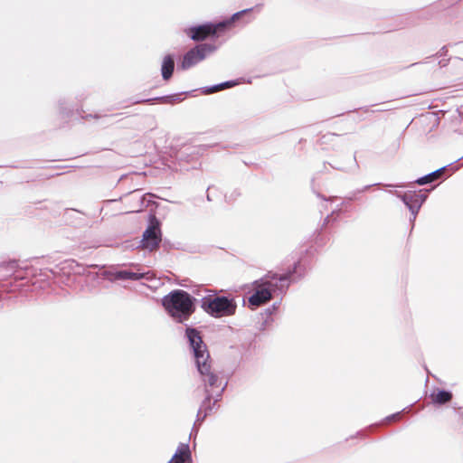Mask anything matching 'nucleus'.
<instances>
[{"label": "nucleus", "instance_id": "nucleus-1", "mask_svg": "<svg viewBox=\"0 0 463 463\" xmlns=\"http://www.w3.org/2000/svg\"><path fill=\"white\" fill-rule=\"evenodd\" d=\"M305 275V269L300 261H296L286 273H274L253 282V293L249 297L248 303L251 309L266 304L272 299L277 291L284 292L291 281L300 279Z\"/></svg>", "mask_w": 463, "mask_h": 463}, {"label": "nucleus", "instance_id": "nucleus-2", "mask_svg": "<svg viewBox=\"0 0 463 463\" xmlns=\"http://www.w3.org/2000/svg\"><path fill=\"white\" fill-rule=\"evenodd\" d=\"M185 336L193 351L197 371L204 383L205 390L208 387L212 388L211 391L213 392L214 388L220 390L223 386L222 385V380L211 370L210 354L200 331L197 328L186 326Z\"/></svg>", "mask_w": 463, "mask_h": 463}, {"label": "nucleus", "instance_id": "nucleus-3", "mask_svg": "<svg viewBox=\"0 0 463 463\" xmlns=\"http://www.w3.org/2000/svg\"><path fill=\"white\" fill-rule=\"evenodd\" d=\"M197 299L183 289H174L162 298V306L172 320L186 326L195 312Z\"/></svg>", "mask_w": 463, "mask_h": 463}, {"label": "nucleus", "instance_id": "nucleus-4", "mask_svg": "<svg viewBox=\"0 0 463 463\" xmlns=\"http://www.w3.org/2000/svg\"><path fill=\"white\" fill-rule=\"evenodd\" d=\"M202 309L213 317L220 318L235 314L237 303L228 296L208 295L201 299Z\"/></svg>", "mask_w": 463, "mask_h": 463}, {"label": "nucleus", "instance_id": "nucleus-5", "mask_svg": "<svg viewBox=\"0 0 463 463\" xmlns=\"http://www.w3.org/2000/svg\"><path fill=\"white\" fill-rule=\"evenodd\" d=\"M217 50V46L213 43H199L190 49L183 57L180 69L186 71L200 61H203L208 55L213 53Z\"/></svg>", "mask_w": 463, "mask_h": 463}, {"label": "nucleus", "instance_id": "nucleus-6", "mask_svg": "<svg viewBox=\"0 0 463 463\" xmlns=\"http://www.w3.org/2000/svg\"><path fill=\"white\" fill-rule=\"evenodd\" d=\"M461 159H463V156L455 162L448 164L447 165L419 177L413 183L418 185H425L435 182H442L460 168L461 165L458 164V161Z\"/></svg>", "mask_w": 463, "mask_h": 463}, {"label": "nucleus", "instance_id": "nucleus-7", "mask_svg": "<svg viewBox=\"0 0 463 463\" xmlns=\"http://www.w3.org/2000/svg\"><path fill=\"white\" fill-rule=\"evenodd\" d=\"M185 34L194 42H202L209 37H218L222 33L218 23H204L184 29Z\"/></svg>", "mask_w": 463, "mask_h": 463}, {"label": "nucleus", "instance_id": "nucleus-8", "mask_svg": "<svg viewBox=\"0 0 463 463\" xmlns=\"http://www.w3.org/2000/svg\"><path fill=\"white\" fill-rule=\"evenodd\" d=\"M160 241L161 231L159 222L156 217H153L151 223L143 232L141 244L144 249L153 251L158 248Z\"/></svg>", "mask_w": 463, "mask_h": 463}, {"label": "nucleus", "instance_id": "nucleus-9", "mask_svg": "<svg viewBox=\"0 0 463 463\" xmlns=\"http://www.w3.org/2000/svg\"><path fill=\"white\" fill-rule=\"evenodd\" d=\"M389 193L395 195L396 197L400 198L402 201V203L406 205V207L409 209V211L411 213L410 222L412 223V226H413L416 217L420 209V208L417 207L416 210H414V208H413L415 205H417L416 199L413 196L414 192L408 191L405 193H401L397 190H390Z\"/></svg>", "mask_w": 463, "mask_h": 463}, {"label": "nucleus", "instance_id": "nucleus-10", "mask_svg": "<svg viewBox=\"0 0 463 463\" xmlns=\"http://www.w3.org/2000/svg\"><path fill=\"white\" fill-rule=\"evenodd\" d=\"M105 277L111 282L116 280H131L137 281L145 278V273L134 272L127 269L108 270Z\"/></svg>", "mask_w": 463, "mask_h": 463}, {"label": "nucleus", "instance_id": "nucleus-11", "mask_svg": "<svg viewBox=\"0 0 463 463\" xmlns=\"http://www.w3.org/2000/svg\"><path fill=\"white\" fill-rule=\"evenodd\" d=\"M227 386V383L223 384V386L216 392L213 393V391L206 389L205 397L201 403V408L203 410L204 413H207V416L215 409V406L218 401L222 398V393Z\"/></svg>", "mask_w": 463, "mask_h": 463}, {"label": "nucleus", "instance_id": "nucleus-12", "mask_svg": "<svg viewBox=\"0 0 463 463\" xmlns=\"http://www.w3.org/2000/svg\"><path fill=\"white\" fill-rule=\"evenodd\" d=\"M203 148L197 146H184L178 153L177 158L180 161L192 162L199 158L203 154Z\"/></svg>", "mask_w": 463, "mask_h": 463}, {"label": "nucleus", "instance_id": "nucleus-13", "mask_svg": "<svg viewBox=\"0 0 463 463\" xmlns=\"http://www.w3.org/2000/svg\"><path fill=\"white\" fill-rule=\"evenodd\" d=\"M453 394L450 391L444 389L434 390L430 394V398L433 405L440 406L449 402L452 400Z\"/></svg>", "mask_w": 463, "mask_h": 463}, {"label": "nucleus", "instance_id": "nucleus-14", "mask_svg": "<svg viewBox=\"0 0 463 463\" xmlns=\"http://www.w3.org/2000/svg\"><path fill=\"white\" fill-rule=\"evenodd\" d=\"M175 71V58L172 54H166L162 61L161 75L164 80H169Z\"/></svg>", "mask_w": 463, "mask_h": 463}, {"label": "nucleus", "instance_id": "nucleus-15", "mask_svg": "<svg viewBox=\"0 0 463 463\" xmlns=\"http://www.w3.org/2000/svg\"><path fill=\"white\" fill-rule=\"evenodd\" d=\"M252 11V8H247L239 12L234 13L230 18L223 21L218 22V26L222 33L228 30L235 22L239 21L246 14Z\"/></svg>", "mask_w": 463, "mask_h": 463}, {"label": "nucleus", "instance_id": "nucleus-16", "mask_svg": "<svg viewBox=\"0 0 463 463\" xmlns=\"http://www.w3.org/2000/svg\"><path fill=\"white\" fill-rule=\"evenodd\" d=\"M131 104H142V103H152L154 101H162V102H175L179 101L180 98L178 94H173L168 96H163V97H156L152 99H134L131 98L128 99Z\"/></svg>", "mask_w": 463, "mask_h": 463}, {"label": "nucleus", "instance_id": "nucleus-17", "mask_svg": "<svg viewBox=\"0 0 463 463\" xmlns=\"http://www.w3.org/2000/svg\"><path fill=\"white\" fill-rule=\"evenodd\" d=\"M58 109L62 118H69L73 115V107L66 98L58 100Z\"/></svg>", "mask_w": 463, "mask_h": 463}, {"label": "nucleus", "instance_id": "nucleus-18", "mask_svg": "<svg viewBox=\"0 0 463 463\" xmlns=\"http://www.w3.org/2000/svg\"><path fill=\"white\" fill-rule=\"evenodd\" d=\"M172 458H182L183 460L190 463L192 458L189 445L185 443H180Z\"/></svg>", "mask_w": 463, "mask_h": 463}, {"label": "nucleus", "instance_id": "nucleus-19", "mask_svg": "<svg viewBox=\"0 0 463 463\" xmlns=\"http://www.w3.org/2000/svg\"><path fill=\"white\" fill-rule=\"evenodd\" d=\"M280 302H275L273 303V305L268 308H266L264 310L263 313H261V317H265V320L263 321V323L261 324V326H260V329L261 330H264L266 326L272 321L271 319V315L278 309L279 306Z\"/></svg>", "mask_w": 463, "mask_h": 463}, {"label": "nucleus", "instance_id": "nucleus-20", "mask_svg": "<svg viewBox=\"0 0 463 463\" xmlns=\"http://www.w3.org/2000/svg\"><path fill=\"white\" fill-rule=\"evenodd\" d=\"M414 192V198L416 199V202H417V205H415L413 208L414 210H416V208H421L422 204L424 203V202L427 200V194L426 193H422V191H419V192H416V191H413Z\"/></svg>", "mask_w": 463, "mask_h": 463}, {"label": "nucleus", "instance_id": "nucleus-21", "mask_svg": "<svg viewBox=\"0 0 463 463\" xmlns=\"http://www.w3.org/2000/svg\"><path fill=\"white\" fill-rule=\"evenodd\" d=\"M354 167H349V168H345V167H341V166H338V165H334L332 164H329V165L332 168H334V169L340 170V171H343V172H345V173H356V171L359 168V165H358V164L356 162L355 156H354Z\"/></svg>", "mask_w": 463, "mask_h": 463}, {"label": "nucleus", "instance_id": "nucleus-22", "mask_svg": "<svg viewBox=\"0 0 463 463\" xmlns=\"http://www.w3.org/2000/svg\"><path fill=\"white\" fill-rule=\"evenodd\" d=\"M206 417L207 413H204L203 410H202V408L200 407L197 411L196 420L194 424L193 431H198V429L196 427L197 423L201 424L205 420Z\"/></svg>", "mask_w": 463, "mask_h": 463}, {"label": "nucleus", "instance_id": "nucleus-23", "mask_svg": "<svg viewBox=\"0 0 463 463\" xmlns=\"http://www.w3.org/2000/svg\"><path fill=\"white\" fill-rule=\"evenodd\" d=\"M221 90H222V89H221L220 83L213 85V86L203 87L201 89L202 93L204 94V95H209V94H212V93H214V92H218V91H221Z\"/></svg>", "mask_w": 463, "mask_h": 463}, {"label": "nucleus", "instance_id": "nucleus-24", "mask_svg": "<svg viewBox=\"0 0 463 463\" xmlns=\"http://www.w3.org/2000/svg\"><path fill=\"white\" fill-rule=\"evenodd\" d=\"M238 84H239V81L236 80H226V81L220 83L222 90H225V89L232 88Z\"/></svg>", "mask_w": 463, "mask_h": 463}, {"label": "nucleus", "instance_id": "nucleus-25", "mask_svg": "<svg viewBox=\"0 0 463 463\" xmlns=\"http://www.w3.org/2000/svg\"><path fill=\"white\" fill-rule=\"evenodd\" d=\"M402 417V411H398V412H395V413H392L389 416H387L385 418V420L387 422H391V421H393V420H399Z\"/></svg>", "mask_w": 463, "mask_h": 463}, {"label": "nucleus", "instance_id": "nucleus-26", "mask_svg": "<svg viewBox=\"0 0 463 463\" xmlns=\"http://www.w3.org/2000/svg\"><path fill=\"white\" fill-rule=\"evenodd\" d=\"M378 185H382V184L381 183H376V184H367V185H364V187H362L360 189H357L356 193L362 194V193H364V192L368 191L371 187L378 186Z\"/></svg>", "mask_w": 463, "mask_h": 463}, {"label": "nucleus", "instance_id": "nucleus-27", "mask_svg": "<svg viewBox=\"0 0 463 463\" xmlns=\"http://www.w3.org/2000/svg\"><path fill=\"white\" fill-rule=\"evenodd\" d=\"M167 463H189V462H186V461L183 460L182 458H172Z\"/></svg>", "mask_w": 463, "mask_h": 463}, {"label": "nucleus", "instance_id": "nucleus-28", "mask_svg": "<svg viewBox=\"0 0 463 463\" xmlns=\"http://www.w3.org/2000/svg\"><path fill=\"white\" fill-rule=\"evenodd\" d=\"M429 63H430V61L414 62V63L411 64L410 67L420 66V65H426V64H429Z\"/></svg>", "mask_w": 463, "mask_h": 463}, {"label": "nucleus", "instance_id": "nucleus-29", "mask_svg": "<svg viewBox=\"0 0 463 463\" xmlns=\"http://www.w3.org/2000/svg\"><path fill=\"white\" fill-rule=\"evenodd\" d=\"M384 186H387V187H405V184H383Z\"/></svg>", "mask_w": 463, "mask_h": 463}, {"label": "nucleus", "instance_id": "nucleus-30", "mask_svg": "<svg viewBox=\"0 0 463 463\" xmlns=\"http://www.w3.org/2000/svg\"><path fill=\"white\" fill-rule=\"evenodd\" d=\"M146 196H153V194H144V195L142 196V199H141V203H142V204H145L146 206H148V203H145V200H146Z\"/></svg>", "mask_w": 463, "mask_h": 463}, {"label": "nucleus", "instance_id": "nucleus-31", "mask_svg": "<svg viewBox=\"0 0 463 463\" xmlns=\"http://www.w3.org/2000/svg\"><path fill=\"white\" fill-rule=\"evenodd\" d=\"M448 60L441 59L438 61V65L439 67H445L447 65Z\"/></svg>", "mask_w": 463, "mask_h": 463}, {"label": "nucleus", "instance_id": "nucleus-32", "mask_svg": "<svg viewBox=\"0 0 463 463\" xmlns=\"http://www.w3.org/2000/svg\"><path fill=\"white\" fill-rule=\"evenodd\" d=\"M357 194V193H356V191H354V192L351 193V195H350V196H348L346 199H347V200H349V201H353V200H354V198H355V194Z\"/></svg>", "mask_w": 463, "mask_h": 463}, {"label": "nucleus", "instance_id": "nucleus-33", "mask_svg": "<svg viewBox=\"0 0 463 463\" xmlns=\"http://www.w3.org/2000/svg\"><path fill=\"white\" fill-rule=\"evenodd\" d=\"M317 196L322 198L324 201H329V200H332L333 197H330V198H326L325 196L321 195L320 194H317Z\"/></svg>", "mask_w": 463, "mask_h": 463}, {"label": "nucleus", "instance_id": "nucleus-34", "mask_svg": "<svg viewBox=\"0 0 463 463\" xmlns=\"http://www.w3.org/2000/svg\"><path fill=\"white\" fill-rule=\"evenodd\" d=\"M329 218H330V216H329V215H327V216L326 217V219H325V221H324V225H326V223H328V222H329Z\"/></svg>", "mask_w": 463, "mask_h": 463}, {"label": "nucleus", "instance_id": "nucleus-35", "mask_svg": "<svg viewBox=\"0 0 463 463\" xmlns=\"http://www.w3.org/2000/svg\"><path fill=\"white\" fill-rule=\"evenodd\" d=\"M86 118H99V116H98V115H94V116H92V115H88V116H86Z\"/></svg>", "mask_w": 463, "mask_h": 463}, {"label": "nucleus", "instance_id": "nucleus-36", "mask_svg": "<svg viewBox=\"0 0 463 463\" xmlns=\"http://www.w3.org/2000/svg\"><path fill=\"white\" fill-rule=\"evenodd\" d=\"M207 200H208V201H212V198H211V196H210V194H207Z\"/></svg>", "mask_w": 463, "mask_h": 463}]
</instances>
